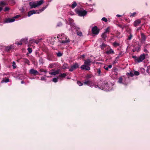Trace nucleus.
Segmentation results:
<instances>
[{"label":"nucleus","mask_w":150,"mask_h":150,"mask_svg":"<svg viewBox=\"0 0 150 150\" xmlns=\"http://www.w3.org/2000/svg\"><path fill=\"white\" fill-rule=\"evenodd\" d=\"M60 71V69L56 70L55 71H53V75H55L57 74H59Z\"/></svg>","instance_id":"obj_22"},{"label":"nucleus","mask_w":150,"mask_h":150,"mask_svg":"<svg viewBox=\"0 0 150 150\" xmlns=\"http://www.w3.org/2000/svg\"><path fill=\"white\" fill-rule=\"evenodd\" d=\"M144 52L146 53H148V51L147 50L146 48H144Z\"/></svg>","instance_id":"obj_55"},{"label":"nucleus","mask_w":150,"mask_h":150,"mask_svg":"<svg viewBox=\"0 0 150 150\" xmlns=\"http://www.w3.org/2000/svg\"><path fill=\"white\" fill-rule=\"evenodd\" d=\"M10 9V8L7 7H5V8L4 9V11L5 12H6L7 11H8Z\"/></svg>","instance_id":"obj_45"},{"label":"nucleus","mask_w":150,"mask_h":150,"mask_svg":"<svg viewBox=\"0 0 150 150\" xmlns=\"http://www.w3.org/2000/svg\"><path fill=\"white\" fill-rule=\"evenodd\" d=\"M65 39H66V40H63L61 41V42H60L61 43L64 44V43H67L68 42H70V40L69 38H68L67 39V38L66 37Z\"/></svg>","instance_id":"obj_16"},{"label":"nucleus","mask_w":150,"mask_h":150,"mask_svg":"<svg viewBox=\"0 0 150 150\" xmlns=\"http://www.w3.org/2000/svg\"><path fill=\"white\" fill-rule=\"evenodd\" d=\"M77 6V3L76 1H74L72 4L69 5V6L71 7L72 9L74 8Z\"/></svg>","instance_id":"obj_17"},{"label":"nucleus","mask_w":150,"mask_h":150,"mask_svg":"<svg viewBox=\"0 0 150 150\" xmlns=\"http://www.w3.org/2000/svg\"><path fill=\"white\" fill-rule=\"evenodd\" d=\"M77 84L80 86H81L83 85V83L79 81H77Z\"/></svg>","instance_id":"obj_44"},{"label":"nucleus","mask_w":150,"mask_h":150,"mask_svg":"<svg viewBox=\"0 0 150 150\" xmlns=\"http://www.w3.org/2000/svg\"><path fill=\"white\" fill-rule=\"evenodd\" d=\"M83 83L84 85H86L91 87L93 85V83L92 81L89 80L84 82Z\"/></svg>","instance_id":"obj_9"},{"label":"nucleus","mask_w":150,"mask_h":150,"mask_svg":"<svg viewBox=\"0 0 150 150\" xmlns=\"http://www.w3.org/2000/svg\"><path fill=\"white\" fill-rule=\"evenodd\" d=\"M97 72L98 74V76H100L101 75V71L100 69H97Z\"/></svg>","instance_id":"obj_29"},{"label":"nucleus","mask_w":150,"mask_h":150,"mask_svg":"<svg viewBox=\"0 0 150 150\" xmlns=\"http://www.w3.org/2000/svg\"><path fill=\"white\" fill-rule=\"evenodd\" d=\"M141 41H145L146 40V38L145 35L143 33H141Z\"/></svg>","instance_id":"obj_11"},{"label":"nucleus","mask_w":150,"mask_h":150,"mask_svg":"<svg viewBox=\"0 0 150 150\" xmlns=\"http://www.w3.org/2000/svg\"><path fill=\"white\" fill-rule=\"evenodd\" d=\"M118 27L123 29L125 28V26L121 24H117Z\"/></svg>","instance_id":"obj_42"},{"label":"nucleus","mask_w":150,"mask_h":150,"mask_svg":"<svg viewBox=\"0 0 150 150\" xmlns=\"http://www.w3.org/2000/svg\"><path fill=\"white\" fill-rule=\"evenodd\" d=\"M67 64H64L62 67V68L63 69H65L67 68Z\"/></svg>","instance_id":"obj_36"},{"label":"nucleus","mask_w":150,"mask_h":150,"mask_svg":"<svg viewBox=\"0 0 150 150\" xmlns=\"http://www.w3.org/2000/svg\"><path fill=\"white\" fill-rule=\"evenodd\" d=\"M141 23V21L139 20H137L135 21L134 23V25L135 26H137Z\"/></svg>","instance_id":"obj_14"},{"label":"nucleus","mask_w":150,"mask_h":150,"mask_svg":"<svg viewBox=\"0 0 150 150\" xmlns=\"http://www.w3.org/2000/svg\"><path fill=\"white\" fill-rule=\"evenodd\" d=\"M44 3V1L43 0H41L37 2L36 4L38 6L41 5Z\"/></svg>","instance_id":"obj_19"},{"label":"nucleus","mask_w":150,"mask_h":150,"mask_svg":"<svg viewBox=\"0 0 150 150\" xmlns=\"http://www.w3.org/2000/svg\"><path fill=\"white\" fill-rule=\"evenodd\" d=\"M57 56L58 57H60L62 55V54L60 52H59L57 54Z\"/></svg>","instance_id":"obj_38"},{"label":"nucleus","mask_w":150,"mask_h":150,"mask_svg":"<svg viewBox=\"0 0 150 150\" xmlns=\"http://www.w3.org/2000/svg\"><path fill=\"white\" fill-rule=\"evenodd\" d=\"M132 37L133 35L131 34H130V35L128 36L127 39L128 40H130L132 39Z\"/></svg>","instance_id":"obj_33"},{"label":"nucleus","mask_w":150,"mask_h":150,"mask_svg":"<svg viewBox=\"0 0 150 150\" xmlns=\"http://www.w3.org/2000/svg\"><path fill=\"white\" fill-rule=\"evenodd\" d=\"M136 13L135 12L133 13H131L130 17H134L136 16Z\"/></svg>","instance_id":"obj_34"},{"label":"nucleus","mask_w":150,"mask_h":150,"mask_svg":"<svg viewBox=\"0 0 150 150\" xmlns=\"http://www.w3.org/2000/svg\"><path fill=\"white\" fill-rule=\"evenodd\" d=\"M150 70L148 69H147L146 70V71L148 73L150 72L149 71Z\"/></svg>","instance_id":"obj_60"},{"label":"nucleus","mask_w":150,"mask_h":150,"mask_svg":"<svg viewBox=\"0 0 150 150\" xmlns=\"http://www.w3.org/2000/svg\"><path fill=\"white\" fill-rule=\"evenodd\" d=\"M104 68L107 71H108V68L107 67H106L105 66H104Z\"/></svg>","instance_id":"obj_54"},{"label":"nucleus","mask_w":150,"mask_h":150,"mask_svg":"<svg viewBox=\"0 0 150 150\" xmlns=\"http://www.w3.org/2000/svg\"><path fill=\"white\" fill-rule=\"evenodd\" d=\"M91 62L90 59H88L86 60H85L84 64H85L86 65L89 66H90L91 64L90 63Z\"/></svg>","instance_id":"obj_12"},{"label":"nucleus","mask_w":150,"mask_h":150,"mask_svg":"<svg viewBox=\"0 0 150 150\" xmlns=\"http://www.w3.org/2000/svg\"><path fill=\"white\" fill-rule=\"evenodd\" d=\"M112 65H109L108 66V69L109 68L110 69V68H112Z\"/></svg>","instance_id":"obj_57"},{"label":"nucleus","mask_w":150,"mask_h":150,"mask_svg":"<svg viewBox=\"0 0 150 150\" xmlns=\"http://www.w3.org/2000/svg\"><path fill=\"white\" fill-rule=\"evenodd\" d=\"M75 11L78 16H84L86 15L87 13V11L82 8H76L75 9Z\"/></svg>","instance_id":"obj_1"},{"label":"nucleus","mask_w":150,"mask_h":150,"mask_svg":"<svg viewBox=\"0 0 150 150\" xmlns=\"http://www.w3.org/2000/svg\"><path fill=\"white\" fill-rule=\"evenodd\" d=\"M47 6L43 7L42 8L39 9V10H35L36 11V13L38 14L40 13L41 12L47 8Z\"/></svg>","instance_id":"obj_10"},{"label":"nucleus","mask_w":150,"mask_h":150,"mask_svg":"<svg viewBox=\"0 0 150 150\" xmlns=\"http://www.w3.org/2000/svg\"><path fill=\"white\" fill-rule=\"evenodd\" d=\"M49 74L51 75H53V71H50L49 72Z\"/></svg>","instance_id":"obj_59"},{"label":"nucleus","mask_w":150,"mask_h":150,"mask_svg":"<svg viewBox=\"0 0 150 150\" xmlns=\"http://www.w3.org/2000/svg\"><path fill=\"white\" fill-rule=\"evenodd\" d=\"M135 51H136L137 52H139L140 50V46L138 45L137 46L135 47Z\"/></svg>","instance_id":"obj_28"},{"label":"nucleus","mask_w":150,"mask_h":150,"mask_svg":"<svg viewBox=\"0 0 150 150\" xmlns=\"http://www.w3.org/2000/svg\"><path fill=\"white\" fill-rule=\"evenodd\" d=\"M85 57V55H83L81 56V57L82 58H84Z\"/></svg>","instance_id":"obj_62"},{"label":"nucleus","mask_w":150,"mask_h":150,"mask_svg":"<svg viewBox=\"0 0 150 150\" xmlns=\"http://www.w3.org/2000/svg\"><path fill=\"white\" fill-rule=\"evenodd\" d=\"M81 68L82 70L85 69L87 71H89L90 69V68L89 67V66L86 65L85 64L82 65L81 67Z\"/></svg>","instance_id":"obj_7"},{"label":"nucleus","mask_w":150,"mask_h":150,"mask_svg":"<svg viewBox=\"0 0 150 150\" xmlns=\"http://www.w3.org/2000/svg\"><path fill=\"white\" fill-rule=\"evenodd\" d=\"M35 40V42L37 44H38V43L39 42V40Z\"/></svg>","instance_id":"obj_56"},{"label":"nucleus","mask_w":150,"mask_h":150,"mask_svg":"<svg viewBox=\"0 0 150 150\" xmlns=\"http://www.w3.org/2000/svg\"><path fill=\"white\" fill-rule=\"evenodd\" d=\"M109 31V28H107L106 29L105 32H104V33H106L108 32Z\"/></svg>","instance_id":"obj_52"},{"label":"nucleus","mask_w":150,"mask_h":150,"mask_svg":"<svg viewBox=\"0 0 150 150\" xmlns=\"http://www.w3.org/2000/svg\"><path fill=\"white\" fill-rule=\"evenodd\" d=\"M29 73L30 74L34 76H35L37 75H42V74H39L38 71L34 69H30L29 71Z\"/></svg>","instance_id":"obj_6"},{"label":"nucleus","mask_w":150,"mask_h":150,"mask_svg":"<svg viewBox=\"0 0 150 150\" xmlns=\"http://www.w3.org/2000/svg\"><path fill=\"white\" fill-rule=\"evenodd\" d=\"M76 33L78 35H79L80 36L82 35V32L81 31H79L77 30H76Z\"/></svg>","instance_id":"obj_32"},{"label":"nucleus","mask_w":150,"mask_h":150,"mask_svg":"<svg viewBox=\"0 0 150 150\" xmlns=\"http://www.w3.org/2000/svg\"><path fill=\"white\" fill-rule=\"evenodd\" d=\"M62 25V23L61 22L59 23L57 25V26L59 27Z\"/></svg>","instance_id":"obj_50"},{"label":"nucleus","mask_w":150,"mask_h":150,"mask_svg":"<svg viewBox=\"0 0 150 150\" xmlns=\"http://www.w3.org/2000/svg\"><path fill=\"white\" fill-rule=\"evenodd\" d=\"M92 76V75L91 74H87L86 76V78L87 79H88L91 78Z\"/></svg>","instance_id":"obj_39"},{"label":"nucleus","mask_w":150,"mask_h":150,"mask_svg":"<svg viewBox=\"0 0 150 150\" xmlns=\"http://www.w3.org/2000/svg\"><path fill=\"white\" fill-rule=\"evenodd\" d=\"M132 57L134 59V61L135 62L139 63L142 62L145 59L146 55L144 54H143L140 55L139 57H137L136 56H132Z\"/></svg>","instance_id":"obj_2"},{"label":"nucleus","mask_w":150,"mask_h":150,"mask_svg":"<svg viewBox=\"0 0 150 150\" xmlns=\"http://www.w3.org/2000/svg\"><path fill=\"white\" fill-rule=\"evenodd\" d=\"M147 69L150 70V65L147 67Z\"/></svg>","instance_id":"obj_63"},{"label":"nucleus","mask_w":150,"mask_h":150,"mask_svg":"<svg viewBox=\"0 0 150 150\" xmlns=\"http://www.w3.org/2000/svg\"><path fill=\"white\" fill-rule=\"evenodd\" d=\"M116 16L118 17H121L122 16V15L117 14L116 15Z\"/></svg>","instance_id":"obj_64"},{"label":"nucleus","mask_w":150,"mask_h":150,"mask_svg":"<svg viewBox=\"0 0 150 150\" xmlns=\"http://www.w3.org/2000/svg\"><path fill=\"white\" fill-rule=\"evenodd\" d=\"M122 77H120L119 80H118V82L119 83H122Z\"/></svg>","instance_id":"obj_46"},{"label":"nucleus","mask_w":150,"mask_h":150,"mask_svg":"<svg viewBox=\"0 0 150 150\" xmlns=\"http://www.w3.org/2000/svg\"><path fill=\"white\" fill-rule=\"evenodd\" d=\"M53 82L56 83L58 81V78H54L52 80Z\"/></svg>","instance_id":"obj_37"},{"label":"nucleus","mask_w":150,"mask_h":150,"mask_svg":"<svg viewBox=\"0 0 150 150\" xmlns=\"http://www.w3.org/2000/svg\"><path fill=\"white\" fill-rule=\"evenodd\" d=\"M3 9L2 7H0V12Z\"/></svg>","instance_id":"obj_61"},{"label":"nucleus","mask_w":150,"mask_h":150,"mask_svg":"<svg viewBox=\"0 0 150 150\" xmlns=\"http://www.w3.org/2000/svg\"><path fill=\"white\" fill-rule=\"evenodd\" d=\"M11 46H7L6 47L5 50L6 51L8 52L10 51V50L11 49Z\"/></svg>","instance_id":"obj_27"},{"label":"nucleus","mask_w":150,"mask_h":150,"mask_svg":"<svg viewBox=\"0 0 150 150\" xmlns=\"http://www.w3.org/2000/svg\"><path fill=\"white\" fill-rule=\"evenodd\" d=\"M36 13V11L35 10H33L30 11L28 13V17L30 16L31 15H32Z\"/></svg>","instance_id":"obj_13"},{"label":"nucleus","mask_w":150,"mask_h":150,"mask_svg":"<svg viewBox=\"0 0 150 150\" xmlns=\"http://www.w3.org/2000/svg\"><path fill=\"white\" fill-rule=\"evenodd\" d=\"M45 80V78L44 77L42 76L41 78V80L42 81H44Z\"/></svg>","instance_id":"obj_53"},{"label":"nucleus","mask_w":150,"mask_h":150,"mask_svg":"<svg viewBox=\"0 0 150 150\" xmlns=\"http://www.w3.org/2000/svg\"><path fill=\"white\" fill-rule=\"evenodd\" d=\"M27 50H28V51L29 53H31L32 52V49L28 47V48Z\"/></svg>","instance_id":"obj_47"},{"label":"nucleus","mask_w":150,"mask_h":150,"mask_svg":"<svg viewBox=\"0 0 150 150\" xmlns=\"http://www.w3.org/2000/svg\"><path fill=\"white\" fill-rule=\"evenodd\" d=\"M67 74L65 73H63V74H61L59 75V77H62V78H64L66 76H67Z\"/></svg>","instance_id":"obj_25"},{"label":"nucleus","mask_w":150,"mask_h":150,"mask_svg":"<svg viewBox=\"0 0 150 150\" xmlns=\"http://www.w3.org/2000/svg\"><path fill=\"white\" fill-rule=\"evenodd\" d=\"M101 37L103 39V40H105L107 37V35L106 34V33H103L101 35Z\"/></svg>","instance_id":"obj_31"},{"label":"nucleus","mask_w":150,"mask_h":150,"mask_svg":"<svg viewBox=\"0 0 150 150\" xmlns=\"http://www.w3.org/2000/svg\"><path fill=\"white\" fill-rule=\"evenodd\" d=\"M22 41H20L19 42H18V43H17V45H22L23 44V43H22Z\"/></svg>","instance_id":"obj_51"},{"label":"nucleus","mask_w":150,"mask_h":150,"mask_svg":"<svg viewBox=\"0 0 150 150\" xmlns=\"http://www.w3.org/2000/svg\"><path fill=\"white\" fill-rule=\"evenodd\" d=\"M39 71L41 72H44L45 73H46L47 72V70H45L43 69H40Z\"/></svg>","instance_id":"obj_43"},{"label":"nucleus","mask_w":150,"mask_h":150,"mask_svg":"<svg viewBox=\"0 0 150 150\" xmlns=\"http://www.w3.org/2000/svg\"><path fill=\"white\" fill-rule=\"evenodd\" d=\"M20 16L19 15H16L12 18H8L6 19L5 21L4 22L5 23H8L10 22H14L15 21V18H18Z\"/></svg>","instance_id":"obj_3"},{"label":"nucleus","mask_w":150,"mask_h":150,"mask_svg":"<svg viewBox=\"0 0 150 150\" xmlns=\"http://www.w3.org/2000/svg\"><path fill=\"white\" fill-rule=\"evenodd\" d=\"M54 64V63H52V64H50L49 66V68H53Z\"/></svg>","instance_id":"obj_48"},{"label":"nucleus","mask_w":150,"mask_h":150,"mask_svg":"<svg viewBox=\"0 0 150 150\" xmlns=\"http://www.w3.org/2000/svg\"><path fill=\"white\" fill-rule=\"evenodd\" d=\"M9 81V79H8V78L4 79H3V80L1 81V83H3L4 82L7 83V82H8Z\"/></svg>","instance_id":"obj_24"},{"label":"nucleus","mask_w":150,"mask_h":150,"mask_svg":"<svg viewBox=\"0 0 150 150\" xmlns=\"http://www.w3.org/2000/svg\"><path fill=\"white\" fill-rule=\"evenodd\" d=\"M99 31L100 30L96 26H95L92 28V32L93 34L97 35L99 33Z\"/></svg>","instance_id":"obj_4"},{"label":"nucleus","mask_w":150,"mask_h":150,"mask_svg":"<svg viewBox=\"0 0 150 150\" xmlns=\"http://www.w3.org/2000/svg\"><path fill=\"white\" fill-rule=\"evenodd\" d=\"M134 74L135 76H137L139 75V73L138 71H135L134 72Z\"/></svg>","instance_id":"obj_41"},{"label":"nucleus","mask_w":150,"mask_h":150,"mask_svg":"<svg viewBox=\"0 0 150 150\" xmlns=\"http://www.w3.org/2000/svg\"><path fill=\"white\" fill-rule=\"evenodd\" d=\"M102 20L105 22H106L108 20L107 18L105 17H103L102 18Z\"/></svg>","instance_id":"obj_49"},{"label":"nucleus","mask_w":150,"mask_h":150,"mask_svg":"<svg viewBox=\"0 0 150 150\" xmlns=\"http://www.w3.org/2000/svg\"><path fill=\"white\" fill-rule=\"evenodd\" d=\"M29 5L30 6L31 8H35L38 6L37 4L35 2H30L29 3Z\"/></svg>","instance_id":"obj_8"},{"label":"nucleus","mask_w":150,"mask_h":150,"mask_svg":"<svg viewBox=\"0 0 150 150\" xmlns=\"http://www.w3.org/2000/svg\"><path fill=\"white\" fill-rule=\"evenodd\" d=\"M106 53L108 55L110 54H114V52L112 49L110 48L109 50L106 51Z\"/></svg>","instance_id":"obj_15"},{"label":"nucleus","mask_w":150,"mask_h":150,"mask_svg":"<svg viewBox=\"0 0 150 150\" xmlns=\"http://www.w3.org/2000/svg\"><path fill=\"white\" fill-rule=\"evenodd\" d=\"M12 5H14L15 4V2L13 0L12 1Z\"/></svg>","instance_id":"obj_58"},{"label":"nucleus","mask_w":150,"mask_h":150,"mask_svg":"<svg viewBox=\"0 0 150 150\" xmlns=\"http://www.w3.org/2000/svg\"><path fill=\"white\" fill-rule=\"evenodd\" d=\"M24 61L25 63L27 64L28 65H30V61L27 59L25 58L24 59Z\"/></svg>","instance_id":"obj_30"},{"label":"nucleus","mask_w":150,"mask_h":150,"mask_svg":"<svg viewBox=\"0 0 150 150\" xmlns=\"http://www.w3.org/2000/svg\"><path fill=\"white\" fill-rule=\"evenodd\" d=\"M27 39L26 38H24L22 39V41L25 44H26L27 42Z\"/></svg>","instance_id":"obj_35"},{"label":"nucleus","mask_w":150,"mask_h":150,"mask_svg":"<svg viewBox=\"0 0 150 150\" xmlns=\"http://www.w3.org/2000/svg\"><path fill=\"white\" fill-rule=\"evenodd\" d=\"M120 44L117 42L116 41L115 42L113 43V46L115 47H117L120 46Z\"/></svg>","instance_id":"obj_23"},{"label":"nucleus","mask_w":150,"mask_h":150,"mask_svg":"<svg viewBox=\"0 0 150 150\" xmlns=\"http://www.w3.org/2000/svg\"><path fill=\"white\" fill-rule=\"evenodd\" d=\"M79 65L78 63L76 62L70 68L69 71H72L74 70L79 67Z\"/></svg>","instance_id":"obj_5"},{"label":"nucleus","mask_w":150,"mask_h":150,"mask_svg":"<svg viewBox=\"0 0 150 150\" xmlns=\"http://www.w3.org/2000/svg\"><path fill=\"white\" fill-rule=\"evenodd\" d=\"M39 64L40 65H42L44 63L43 59L42 57L40 58L39 59Z\"/></svg>","instance_id":"obj_20"},{"label":"nucleus","mask_w":150,"mask_h":150,"mask_svg":"<svg viewBox=\"0 0 150 150\" xmlns=\"http://www.w3.org/2000/svg\"><path fill=\"white\" fill-rule=\"evenodd\" d=\"M12 66L13 67V69H15L16 68V64L15 62H13L12 63Z\"/></svg>","instance_id":"obj_40"},{"label":"nucleus","mask_w":150,"mask_h":150,"mask_svg":"<svg viewBox=\"0 0 150 150\" xmlns=\"http://www.w3.org/2000/svg\"><path fill=\"white\" fill-rule=\"evenodd\" d=\"M107 46V45L106 44L103 43L100 46V47L101 50H103Z\"/></svg>","instance_id":"obj_21"},{"label":"nucleus","mask_w":150,"mask_h":150,"mask_svg":"<svg viewBox=\"0 0 150 150\" xmlns=\"http://www.w3.org/2000/svg\"><path fill=\"white\" fill-rule=\"evenodd\" d=\"M7 5V4L6 3L4 2L3 1H1L0 2V6H5Z\"/></svg>","instance_id":"obj_26"},{"label":"nucleus","mask_w":150,"mask_h":150,"mask_svg":"<svg viewBox=\"0 0 150 150\" xmlns=\"http://www.w3.org/2000/svg\"><path fill=\"white\" fill-rule=\"evenodd\" d=\"M126 74L128 77H133L134 76V74L132 71H130L129 73L127 72Z\"/></svg>","instance_id":"obj_18"}]
</instances>
